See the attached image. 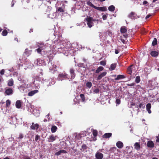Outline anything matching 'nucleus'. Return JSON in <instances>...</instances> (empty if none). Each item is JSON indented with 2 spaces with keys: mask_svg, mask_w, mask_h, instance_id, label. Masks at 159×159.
<instances>
[{
  "mask_svg": "<svg viewBox=\"0 0 159 159\" xmlns=\"http://www.w3.org/2000/svg\"><path fill=\"white\" fill-rule=\"evenodd\" d=\"M82 149H81V151H84V150L86 149L87 148V147L85 144H83L82 146Z\"/></svg>",
  "mask_w": 159,
  "mask_h": 159,
  "instance_id": "obj_35",
  "label": "nucleus"
},
{
  "mask_svg": "<svg viewBox=\"0 0 159 159\" xmlns=\"http://www.w3.org/2000/svg\"><path fill=\"white\" fill-rule=\"evenodd\" d=\"M135 85V83H133L130 84H127V85L128 86H133Z\"/></svg>",
  "mask_w": 159,
  "mask_h": 159,
  "instance_id": "obj_48",
  "label": "nucleus"
},
{
  "mask_svg": "<svg viewBox=\"0 0 159 159\" xmlns=\"http://www.w3.org/2000/svg\"><path fill=\"white\" fill-rule=\"evenodd\" d=\"M61 154V152L60 151V150L57 152H56L55 153V155L56 156H59V155H60Z\"/></svg>",
  "mask_w": 159,
  "mask_h": 159,
  "instance_id": "obj_47",
  "label": "nucleus"
},
{
  "mask_svg": "<svg viewBox=\"0 0 159 159\" xmlns=\"http://www.w3.org/2000/svg\"><path fill=\"white\" fill-rule=\"evenodd\" d=\"M80 96L82 99V102H84L85 101V98L84 94L82 93L80 94Z\"/></svg>",
  "mask_w": 159,
  "mask_h": 159,
  "instance_id": "obj_36",
  "label": "nucleus"
},
{
  "mask_svg": "<svg viewBox=\"0 0 159 159\" xmlns=\"http://www.w3.org/2000/svg\"><path fill=\"white\" fill-rule=\"evenodd\" d=\"M124 36L125 38H127L128 37V34H124L123 35Z\"/></svg>",
  "mask_w": 159,
  "mask_h": 159,
  "instance_id": "obj_61",
  "label": "nucleus"
},
{
  "mask_svg": "<svg viewBox=\"0 0 159 159\" xmlns=\"http://www.w3.org/2000/svg\"><path fill=\"white\" fill-rule=\"evenodd\" d=\"M156 138L157 139L156 140V141L157 143H159V135H158V136H157Z\"/></svg>",
  "mask_w": 159,
  "mask_h": 159,
  "instance_id": "obj_53",
  "label": "nucleus"
},
{
  "mask_svg": "<svg viewBox=\"0 0 159 159\" xmlns=\"http://www.w3.org/2000/svg\"><path fill=\"white\" fill-rule=\"evenodd\" d=\"M100 92V90L98 88H97L93 90V93H98Z\"/></svg>",
  "mask_w": 159,
  "mask_h": 159,
  "instance_id": "obj_37",
  "label": "nucleus"
},
{
  "mask_svg": "<svg viewBox=\"0 0 159 159\" xmlns=\"http://www.w3.org/2000/svg\"><path fill=\"white\" fill-rule=\"evenodd\" d=\"M95 9L102 11H106L107 10V9L105 7H97L96 6Z\"/></svg>",
  "mask_w": 159,
  "mask_h": 159,
  "instance_id": "obj_9",
  "label": "nucleus"
},
{
  "mask_svg": "<svg viewBox=\"0 0 159 159\" xmlns=\"http://www.w3.org/2000/svg\"><path fill=\"white\" fill-rule=\"evenodd\" d=\"M57 128L56 126L53 125L51 128V132L53 133H55L57 130Z\"/></svg>",
  "mask_w": 159,
  "mask_h": 159,
  "instance_id": "obj_26",
  "label": "nucleus"
},
{
  "mask_svg": "<svg viewBox=\"0 0 159 159\" xmlns=\"http://www.w3.org/2000/svg\"><path fill=\"white\" fill-rule=\"evenodd\" d=\"M119 53V51L117 49H116L115 50V53L116 54H118Z\"/></svg>",
  "mask_w": 159,
  "mask_h": 159,
  "instance_id": "obj_56",
  "label": "nucleus"
},
{
  "mask_svg": "<svg viewBox=\"0 0 159 159\" xmlns=\"http://www.w3.org/2000/svg\"><path fill=\"white\" fill-rule=\"evenodd\" d=\"M38 90H35L32 91H31L28 93V95L30 96H32L34 95L35 93H37Z\"/></svg>",
  "mask_w": 159,
  "mask_h": 159,
  "instance_id": "obj_23",
  "label": "nucleus"
},
{
  "mask_svg": "<svg viewBox=\"0 0 159 159\" xmlns=\"http://www.w3.org/2000/svg\"><path fill=\"white\" fill-rule=\"evenodd\" d=\"M24 159H32L30 158V157H27L24 158Z\"/></svg>",
  "mask_w": 159,
  "mask_h": 159,
  "instance_id": "obj_59",
  "label": "nucleus"
},
{
  "mask_svg": "<svg viewBox=\"0 0 159 159\" xmlns=\"http://www.w3.org/2000/svg\"><path fill=\"white\" fill-rule=\"evenodd\" d=\"M60 151L61 152V153H67V152L66 151L64 150H60Z\"/></svg>",
  "mask_w": 159,
  "mask_h": 159,
  "instance_id": "obj_49",
  "label": "nucleus"
},
{
  "mask_svg": "<svg viewBox=\"0 0 159 159\" xmlns=\"http://www.w3.org/2000/svg\"><path fill=\"white\" fill-rule=\"evenodd\" d=\"M93 134L94 137H96L98 135V131L96 130H93Z\"/></svg>",
  "mask_w": 159,
  "mask_h": 159,
  "instance_id": "obj_39",
  "label": "nucleus"
},
{
  "mask_svg": "<svg viewBox=\"0 0 159 159\" xmlns=\"http://www.w3.org/2000/svg\"><path fill=\"white\" fill-rule=\"evenodd\" d=\"M57 138V136H54L53 134H51L49 136L48 138V142H52L55 141Z\"/></svg>",
  "mask_w": 159,
  "mask_h": 159,
  "instance_id": "obj_4",
  "label": "nucleus"
},
{
  "mask_svg": "<svg viewBox=\"0 0 159 159\" xmlns=\"http://www.w3.org/2000/svg\"><path fill=\"white\" fill-rule=\"evenodd\" d=\"M5 72V70L4 69H2L0 72L1 75H3Z\"/></svg>",
  "mask_w": 159,
  "mask_h": 159,
  "instance_id": "obj_51",
  "label": "nucleus"
},
{
  "mask_svg": "<svg viewBox=\"0 0 159 159\" xmlns=\"http://www.w3.org/2000/svg\"><path fill=\"white\" fill-rule=\"evenodd\" d=\"M120 31L121 33H126L127 31L126 27L125 26L121 27L120 28Z\"/></svg>",
  "mask_w": 159,
  "mask_h": 159,
  "instance_id": "obj_24",
  "label": "nucleus"
},
{
  "mask_svg": "<svg viewBox=\"0 0 159 159\" xmlns=\"http://www.w3.org/2000/svg\"><path fill=\"white\" fill-rule=\"evenodd\" d=\"M47 9L48 10V11H51V9L50 7H47Z\"/></svg>",
  "mask_w": 159,
  "mask_h": 159,
  "instance_id": "obj_60",
  "label": "nucleus"
},
{
  "mask_svg": "<svg viewBox=\"0 0 159 159\" xmlns=\"http://www.w3.org/2000/svg\"><path fill=\"white\" fill-rule=\"evenodd\" d=\"M152 16V15H151V14H148V15H147L146 16V17H145V19H146L150 17L151 16Z\"/></svg>",
  "mask_w": 159,
  "mask_h": 159,
  "instance_id": "obj_54",
  "label": "nucleus"
},
{
  "mask_svg": "<svg viewBox=\"0 0 159 159\" xmlns=\"http://www.w3.org/2000/svg\"><path fill=\"white\" fill-rule=\"evenodd\" d=\"M42 50L40 48L36 49L35 51H36L38 53H41Z\"/></svg>",
  "mask_w": 159,
  "mask_h": 159,
  "instance_id": "obj_42",
  "label": "nucleus"
},
{
  "mask_svg": "<svg viewBox=\"0 0 159 159\" xmlns=\"http://www.w3.org/2000/svg\"><path fill=\"white\" fill-rule=\"evenodd\" d=\"M145 104L144 102H142L139 104V108H144L145 107Z\"/></svg>",
  "mask_w": 159,
  "mask_h": 159,
  "instance_id": "obj_34",
  "label": "nucleus"
},
{
  "mask_svg": "<svg viewBox=\"0 0 159 159\" xmlns=\"http://www.w3.org/2000/svg\"><path fill=\"white\" fill-rule=\"evenodd\" d=\"M108 9L110 11L112 12L115 10V7L114 6L111 5L108 7Z\"/></svg>",
  "mask_w": 159,
  "mask_h": 159,
  "instance_id": "obj_27",
  "label": "nucleus"
},
{
  "mask_svg": "<svg viewBox=\"0 0 159 159\" xmlns=\"http://www.w3.org/2000/svg\"><path fill=\"white\" fill-rule=\"evenodd\" d=\"M151 107V104L150 103H148L146 105V110L148 111V112L149 114H150L151 113V111L150 110V109Z\"/></svg>",
  "mask_w": 159,
  "mask_h": 159,
  "instance_id": "obj_14",
  "label": "nucleus"
},
{
  "mask_svg": "<svg viewBox=\"0 0 159 159\" xmlns=\"http://www.w3.org/2000/svg\"><path fill=\"white\" fill-rule=\"evenodd\" d=\"M116 145L118 148H121L123 146V144L122 142L119 141L116 143Z\"/></svg>",
  "mask_w": 159,
  "mask_h": 159,
  "instance_id": "obj_18",
  "label": "nucleus"
},
{
  "mask_svg": "<svg viewBox=\"0 0 159 159\" xmlns=\"http://www.w3.org/2000/svg\"><path fill=\"white\" fill-rule=\"evenodd\" d=\"M112 136V133H106L102 136L103 138L107 139L111 137Z\"/></svg>",
  "mask_w": 159,
  "mask_h": 159,
  "instance_id": "obj_15",
  "label": "nucleus"
},
{
  "mask_svg": "<svg viewBox=\"0 0 159 159\" xmlns=\"http://www.w3.org/2000/svg\"><path fill=\"white\" fill-rule=\"evenodd\" d=\"M159 54V52L156 51H152L150 52L151 55L153 57H156Z\"/></svg>",
  "mask_w": 159,
  "mask_h": 159,
  "instance_id": "obj_17",
  "label": "nucleus"
},
{
  "mask_svg": "<svg viewBox=\"0 0 159 159\" xmlns=\"http://www.w3.org/2000/svg\"><path fill=\"white\" fill-rule=\"evenodd\" d=\"M33 29H30V30L29 31V32L30 33L32 32H33Z\"/></svg>",
  "mask_w": 159,
  "mask_h": 159,
  "instance_id": "obj_58",
  "label": "nucleus"
},
{
  "mask_svg": "<svg viewBox=\"0 0 159 159\" xmlns=\"http://www.w3.org/2000/svg\"><path fill=\"white\" fill-rule=\"evenodd\" d=\"M24 137L23 135L21 134H19V137L17 138V139L20 140L21 139H22Z\"/></svg>",
  "mask_w": 159,
  "mask_h": 159,
  "instance_id": "obj_43",
  "label": "nucleus"
},
{
  "mask_svg": "<svg viewBox=\"0 0 159 159\" xmlns=\"http://www.w3.org/2000/svg\"><path fill=\"white\" fill-rule=\"evenodd\" d=\"M65 7L63 5L62 7H58V9L57 10V11L60 12H65Z\"/></svg>",
  "mask_w": 159,
  "mask_h": 159,
  "instance_id": "obj_13",
  "label": "nucleus"
},
{
  "mask_svg": "<svg viewBox=\"0 0 159 159\" xmlns=\"http://www.w3.org/2000/svg\"><path fill=\"white\" fill-rule=\"evenodd\" d=\"M107 74V72L106 71H104L102 72L100 75H99L97 77V80H99L101 79L105 76Z\"/></svg>",
  "mask_w": 159,
  "mask_h": 159,
  "instance_id": "obj_11",
  "label": "nucleus"
},
{
  "mask_svg": "<svg viewBox=\"0 0 159 159\" xmlns=\"http://www.w3.org/2000/svg\"><path fill=\"white\" fill-rule=\"evenodd\" d=\"M43 121L44 122H46L47 121V120L46 119H45Z\"/></svg>",
  "mask_w": 159,
  "mask_h": 159,
  "instance_id": "obj_64",
  "label": "nucleus"
},
{
  "mask_svg": "<svg viewBox=\"0 0 159 159\" xmlns=\"http://www.w3.org/2000/svg\"><path fill=\"white\" fill-rule=\"evenodd\" d=\"M95 157L97 159H102L103 157V154L99 152H97L95 154Z\"/></svg>",
  "mask_w": 159,
  "mask_h": 159,
  "instance_id": "obj_7",
  "label": "nucleus"
},
{
  "mask_svg": "<svg viewBox=\"0 0 159 159\" xmlns=\"http://www.w3.org/2000/svg\"><path fill=\"white\" fill-rule=\"evenodd\" d=\"M154 143L152 141H148L147 143V146L149 148H153L154 147Z\"/></svg>",
  "mask_w": 159,
  "mask_h": 159,
  "instance_id": "obj_16",
  "label": "nucleus"
},
{
  "mask_svg": "<svg viewBox=\"0 0 159 159\" xmlns=\"http://www.w3.org/2000/svg\"><path fill=\"white\" fill-rule=\"evenodd\" d=\"M105 0H98V1L101 2H102L104 1H105Z\"/></svg>",
  "mask_w": 159,
  "mask_h": 159,
  "instance_id": "obj_62",
  "label": "nucleus"
},
{
  "mask_svg": "<svg viewBox=\"0 0 159 159\" xmlns=\"http://www.w3.org/2000/svg\"><path fill=\"white\" fill-rule=\"evenodd\" d=\"M128 17L131 19L134 20L137 18L136 14L134 12H131L128 15Z\"/></svg>",
  "mask_w": 159,
  "mask_h": 159,
  "instance_id": "obj_6",
  "label": "nucleus"
},
{
  "mask_svg": "<svg viewBox=\"0 0 159 159\" xmlns=\"http://www.w3.org/2000/svg\"><path fill=\"white\" fill-rule=\"evenodd\" d=\"M85 2H86V4L94 8L95 9L96 6H95L92 2L90 1V0H86Z\"/></svg>",
  "mask_w": 159,
  "mask_h": 159,
  "instance_id": "obj_19",
  "label": "nucleus"
},
{
  "mask_svg": "<svg viewBox=\"0 0 159 159\" xmlns=\"http://www.w3.org/2000/svg\"><path fill=\"white\" fill-rule=\"evenodd\" d=\"M140 78L139 76H137L135 78V82L137 83H139L140 81Z\"/></svg>",
  "mask_w": 159,
  "mask_h": 159,
  "instance_id": "obj_31",
  "label": "nucleus"
},
{
  "mask_svg": "<svg viewBox=\"0 0 159 159\" xmlns=\"http://www.w3.org/2000/svg\"><path fill=\"white\" fill-rule=\"evenodd\" d=\"M71 75V79H74L75 76V70L73 68H71L70 70Z\"/></svg>",
  "mask_w": 159,
  "mask_h": 159,
  "instance_id": "obj_8",
  "label": "nucleus"
},
{
  "mask_svg": "<svg viewBox=\"0 0 159 159\" xmlns=\"http://www.w3.org/2000/svg\"><path fill=\"white\" fill-rule=\"evenodd\" d=\"M102 19L104 20H106L107 19V16L106 15H104L102 16Z\"/></svg>",
  "mask_w": 159,
  "mask_h": 159,
  "instance_id": "obj_50",
  "label": "nucleus"
},
{
  "mask_svg": "<svg viewBox=\"0 0 159 159\" xmlns=\"http://www.w3.org/2000/svg\"><path fill=\"white\" fill-rule=\"evenodd\" d=\"M148 3V2L147 1H144L143 2V4L144 5H145Z\"/></svg>",
  "mask_w": 159,
  "mask_h": 159,
  "instance_id": "obj_55",
  "label": "nucleus"
},
{
  "mask_svg": "<svg viewBox=\"0 0 159 159\" xmlns=\"http://www.w3.org/2000/svg\"><path fill=\"white\" fill-rule=\"evenodd\" d=\"M67 74L66 73H62L59 74L58 76L57 79L58 80H62L66 79L67 78Z\"/></svg>",
  "mask_w": 159,
  "mask_h": 159,
  "instance_id": "obj_2",
  "label": "nucleus"
},
{
  "mask_svg": "<svg viewBox=\"0 0 159 159\" xmlns=\"http://www.w3.org/2000/svg\"><path fill=\"white\" fill-rule=\"evenodd\" d=\"M8 85L9 86H11L13 85V80L12 79L9 80Z\"/></svg>",
  "mask_w": 159,
  "mask_h": 159,
  "instance_id": "obj_29",
  "label": "nucleus"
},
{
  "mask_svg": "<svg viewBox=\"0 0 159 159\" xmlns=\"http://www.w3.org/2000/svg\"><path fill=\"white\" fill-rule=\"evenodd\" d=\"M13 90L11 88H8L6 89L5 91V93L8 95L11 94L13 93Z\"/></svg>",
  "mask_w": 159,
  "mask_h": 159,
  "instance_id": "obj_10",
  "label": "nucleus"
},
{
  "mask_svg": "<svg viewBox=\"0 0 159 159\" xmlns=\"http://www.w3.org/2000/svg\"><path fill=\"white\" fill-rule=\"evenodd\" d=\"M3 159H10L8 157H6L5 158H4Z\"/></svg>",
  "mask_w": 159,
  "mask_h": 159,
  "instance_id": "obj_63",
  "label": "nucleus"
},
{
  "mask_svg": "<svg viewBox=\"0 0 159 159\" xmlns=\"http://www.w3.org/2000/svg\"><path fill=\"white\" fill-rule=\"evenodd\" d=\"M134 148L138 150L140 148V146L139 143L138 142H136L134 144Z\"/></svg>",
  "mask_w": 159,
  "mask_h": 159,
  "instance_id": "obj_21",
  "label": "nucleus"
},
{
  "mask_svg": "<svg viewBox=\"0 0 159 159\" xmlns=\"http://www.w3.org/2000/svg\"><path fill=\"white\" fill-rule=\"evenodd\" d=\"M31 124V125L30 126V128L32 129H37L39 127V125L38 124L36 123L34 124V123L33 122Z\"/></svg>",
  "mask_w": 159,
  "mask_h": 159,
  "instance_id": "obj_5",
  "label": "nucleus"
},
{
  "mask_svg": "<svg viewBox=\"0 0 159 159\" xmlns=\"http://www.w3.org/2000/svg\"><path fill=\"white\" fill-rule=\"evenodd\" d=\"M40 138V136H39L37 134L35 136V141H37Z\"/></svg>",
  "mask_w": 159,
  "mask_h": 159,
  "instance_id": "obj_46",
  "label": "nucleus"
},
{
  "mask_svg": "<svg viewBox=\"0 0 159 159\" xmlns=\"http://www.w3.org/2000/svg\"><path fill=\"white\" fill-rule=\"evenodd\" d=\"M92 21H93H93H98V19H97V20H96V19H94L92 17Z\"/></svg>",
  "mask_w": 159,
  "mask_h": 159,
  "instance_id": "obj_57",
  "label": "nucleus"
},
{
  "mask_svg": "<svg viewBox=\"0 0 159 159\" xmlns=\"http://www.w3.org/2000/svg\"><path fill=\"white\" fill-rule=\"evenodd\" d=\"M21 106V102L20 100H17L16 103V107L17 108H20Z\"/></svg>",
  "mask_w": 159,
  "mask_h": 159,
  "instance_id": "obj_20",
  "label": "nucleus"
},
{
  "mask_svg": "<svg viewBox=\"0 0 159 159\" xmlns=\"http://www.w3.org/2000/svg\"><path fill=\"white\" fill-rule=\"evenodd\" d=\"M103 70V68L102 66L99 67L96 70L95 73H98L101 71H102Z\"/></svg>",
  "mask_w": 159,
  "mask_h": 159,
  "instance_id": "obj_28",
  "label": "nucleus"
},
{
  "mask_svg": "<svg viewBox=\"0 0 159 159\" xmlns=\"http://www.w3.org/2000/svg\"><path fill=\"white\" fill-rule=\"evenodd\" d=\"M8 33L7 31L6 30H4L2 31V34L3 36H6Z\"/></svg>",
  "mask_w": 159,
  "mask_h": 159,
  "instance_id": "obj_40",
  "label": "nucleus"
},
{
  "mask_svg": "<svg viewBox=\"0 0 159 159\" xmlns=\"http://www.w3.org/2000/svg\"><path fill=\"white\" fill-rule=\"evenodd\" d=\"M157 44V40L156 38H154L152 43V45L153 46L156 45Z\"/></svg>",
  "mask_w": 159,
  "mask_h": 159,
  "instance_id": "obj_32",
  "label": "nucleus"
},
{
  "mask_svg": "<svg viewBox=\"0 0 159 159\" xmlns=\"http://www.w3.org/2000/svg\"><path fill=\"white\" fill-rule=\"evenodd\" d=\"M116 63H113L111 65L110 68L109 70H114L116 66Z\"/></svg>",
  "mask_w": 159,
  "mask_h": 159,
  "instance_id": "obj_25",
  "label": "nucleus"
},
{
  "mask_svg": "<svg viewBox=\"0 0 159 159\" xmlns=\"http://www.w3.org/2000/svg\"><path fill=\"white\" fill-rule=\"evenodd\" d=\"M92 20V17L88 16L85 19V20L87 21V25L89 28H91L93 25V23Z\"/></svg>",
  "mask_w": 159,
  "mask_h": 159,
  "instance_id": "obj_1",
  "label": "nucleus"
},
{
  "mask_svg": "<svg viewBox=\"0 0 159 159\" xmlns=\"http://www.w3.org/2000/svg\"><path fill=\"white\" fill-rule=\"evenodd\" d=\"M106 61H102L100 62V64L102 65L105 66L106 65Z\"/></svg>",
  "mask_w": 159,
  "mask_h": 159,
  "instance_id": "obj_41",
  "label": "nucleus"
},
{
  "mask_svg": "<svg viewBox=\"0 0 159 159\" xmlns=\"http://www.w3.org/2000/svg\"><path fill=\"white\" fill-rule=\"evenodd\" d=\"M38 46L42 50H44L46 49V48L48 47L49 44L48 43L44 44L43 42H40L38 43Z\"/></svg>",
  "mask_w": 159,
  "mask_h": 159,
  "instance_id": "obj_3",
  "label": "nucleus"
},
{
  "mask_svg": "<svg viewBox=\"0 0 159 159\" xmlns=\"http://www.w3.org/2000/svg\"><path fill=\"white\" fill-rule=\"evenodd\" d=\"M125 78V75H119L117 76V77L115 79V80H119L124 79Z\"/></svg>",
  "mask_w": 159,
  "mask_h": 159,
  "instance_id": "obj_22",
  "label": "nucleus"
},
{
  "mask_svg": "<svg viewBox=\"0 0 159 159\" xmlns=\"http://www.w3.org/2000/svg\"><path fill=\"white\" fill-rule=\"evenodd\" d=\"M40 59H37V60H35L34 61V65L35 66H37L38 65V62L39 61Z\"/></svg>",
  "mask_w": 159,
  "mask_h": 159,
  "instance_id": "obj_44",
  "label": "nucleus"
},
{
  "mask_svg": "<svg viewBox=\"0 0 159 159\" xmlns=\"http://www.w3.org/2000/svg\"><path fill=\"white\" fill-rule=\"evenodd\" d=\"M92 83L91 82H88L86 84V86L88 88L90 89L92 86Z\"/></svg>",
  "mask_w": 159,
  "mask_h": 159,
  "instance_id": "obj_30",
  "label": "nucleus"
},
{
  "mask_svg": "<svg viewBox=\"0 0 159 159\" xmlns=\"http://www.w3.org/2000/svg\"><path fill=\"white\" fill-rule=\"evenodd\" d=\"M83 66V63H79L78 64V66L80 67H81Z\"/></svg>",
  "mask_w": 159,
  "mask_h": 159,
  "instance_id": "obj_52",
  "label": "nucleus"
},
{
  "mask_svg": "<svg viewBox=\"0 0 159 159\" xmlns=\"http://www.w3.org/2000/svg\"><path fill=\"white\" fill-rule=\"evenodd\" d=\"M133 66V65H131L127 68V74L129 75H131L132 74V67Z\"/></svg>",
  "mask_w": 159,
  "mask_h": 159,
  "instance_id": "obj_12",
  "label": "nucleus"
},
{
  "mask_svg": "<svg viewBox=\"0 0 159 159\" xmlns=\"http://www.w3.org/2000/svg\"><path fill=\"white\" fill-rule=\"evenodd\" d=\"M11 104V101L9 100H7L6 101V107H8Z\"/></svg>",
  "mask_w": 159,
  "mask_h": 159,
  "instance_id": "obj_38",
  "label": "nucleus"
},
{
  "mask_svg": "<svg viewBox=\"0 0 159 159\" xmlns=\"http://www.w3.org/2000/svg\"><path fill=\"white\" fill-rule=\"evenodd\" d=\"M48 11H47L46 13L48 14V16L50 18H54V16H52V14H53V12L52 11H51L50 12V14H48Z\"/></svg>",
  "mask_w": 159,
  "mask_h": 159,
  "instance_id": "obj_33",
  "label": "nucleus"
},
{
  "mask_svg": "<svg viewBox=\"0 0 159 159\" xmlns=\"http://www.w3.org/2000/svg\"><path fill=\"white\" fill-rule=\"evenodd\" d=\"M116 104L119 105L120 103V99H116Z\"/></svg>",
  "mask_w": 159,
  "mask_h": 159,
  "instance_id": "obj_45",
  "label": "nucleus"
}]
</instances>
